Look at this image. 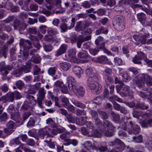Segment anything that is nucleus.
I'll return each instance as SVG.
<instances>
[{
	"label": "nucleus",
	"mask_w": 152,
	"mask_h": 152,
	"mask_svg": "<svg viewBox=\"0 0 152 152\" xmlns=\"http://www.w3.org/2000/svg\"><path fill=\"white\" fill-rule=\"evenodd\" d=\"M114 126L111 122L108 120H105L103 121L102 130L100 132H98L96 130H94L92 132V136L97 137H101L102 134H104V135L109 137L112 136L114 134L113 130Z\"/></svg>",
	"instance_id": "obj_1"
},
{
	"label": "nucleus",
	"mask_w": 152,
	"mask_h": 152,
	"mask_svg": "<svg viewBox=\"0 0 152 152\" xmlns=\"http://www.w3.org/2000/svg\"><path fill=\"white\" fill-rule=\"evenodd\" d=\"M122 129L127 131L129 134H137L141 132L140 126L133 123L132 121H130L127 125L126 123H124L122 126Z\"/></svg>",
	"instance_id": "obj_2"
},
{
	"label": "nucleus",
	"mask_w": 152,
	"mask_h": 152,
	"mask_svg": "<svg viewBox=\"0 0 152 152\" xmlns=\"http://www.w3.org/2000/svg\"><path fill=\"white\" fill-rule=\"evenodd\" d=\"M57 33L56 30L51 28H48L47 30V34L44 37L45 41L48 42H55L56 43L58 42L60 40V38L58 36H54Z\"/></svg>",
	"instance_id": "obj_3"
},
{
	"label": "nucleus",
	"mask_w": 152,
	"mask_h": 152,
	"mask_svg": "<svg viewBox=\"0 0 152 152\" xmlns=\"http://www.w3.org/2000/svg\"><path fill=\"white\" fill-rule=\"evenodd\" d=\"M113 22L115 24L116 29L118 30L122 31L125 29L124 19L123 16L116 15L114 18Z\"/></svg>",
	"instance_id": "obj_4"
},
{
	"label": "nucleus",
	"mask_w": 152,
	"mask_h": 152,
	"mask_svg": "<svg viewBox=\"0 0 152 152\" xmlns=\"http://www.w3.org/2000/svg\"><path fill=\"white\" fill-rule=\"evenodd\" d=\"M101 46L99 47V48H91L89 49V52L93 56H95L99 52V49H102L104 53H105L109 56H112V54L105 47V45L104 43H102Z\"/></svg>",
	"instance_id": "obj_5"
},
{
	"label": "nucleus",
	"mask_w": 152,
	"mask_h": 152,
	"mask_svg": "<svg viewBox=\"0 0 152 152\" xmlns=\"http://www.w3.org/2000/svg\"><path fill=\"white\" fill-rule=\"evenodd\" d=\"M88 88L91 90L93 93L98 94L100 93L102 90V86L99 84L95 83L88 82Z\"/></svg>",
	"instance_id": "obj_6"
},
{
	"label": "nucleus",
	"mask_w": 152,
	"mask_h": 152,
	"mask_svg": "<svg viewBox=\"0 0 152 152\" xmlns=\"http://www.w3.org/2000/svg\"><path fill=\"white\" fill-rule=\"evenodd\" d=\"M70 90L73 91L78 98L83 96L85 93V89L83 87L77 85L73 86L72 90Z\"/></svg>",
	"instance_id": "obj_7"
},
{
	"label": "nucleus",
	"mask_w": 152,
	"mask_h": 152,
	"mask_svg": "<svg viewBox=\"0 0 152 152\" xmlns=\"http://www.w3.org/2000/svg\"><path fill=\"white\" fill-rule=\"evenodd\" d=\"M13 25L14 29L15 30L18 29L21 34H22V31L26 27V25L25 23L20 22L18 20H16L14 21Z\"/></svg>",
	"instance_id": "obj_8"
},
{
	"label": "nucleus",
	"mask_w": 152,
	"mask_h": 152,
	"mask_svg": "<svg viewBox=\"0 0 152 152\" xmlns=\"http://www.w3.org/2000/svg\"><path fill=\"white\" fill-rule=\"evenodd\" d=\"M19 107L18 105L16 109V112L11 113L10 118L11 119L15 121L19 125H21L23 124V121L22 118H20V115L18 112Z\"/></svg>",
	"instance_id": "obj_9"
},
{
	"label": "nucleus",
	"mask_w": 152,
	"mask_h": 152,
	"mask_svg": "<svg viewBox=\"0 0 152 152\" xmlns=\"http://www.w3.org/2000/svg\"><path fill=\"white\" fill-rule=\"evenodd\" d=\"M145 55L142 52H140L135 55L132 59V62L135 64H141V61L142 59L145 60Z\"/></svg>",
	"instance_id": "obj_10"
},
{
	"label": "nucleus",
	"mask_w": 152,
	"mask_h": 152,
	"mask_svg": "<svg viewBox=\"0 0 152 152\" xmlns=\"http://www.w3.org/2000/svg\"><path fill=\"white\" fill-rule=\"evenodd\" d=\"M50 129V128L47 126L39 129L37 134L38 137L41 139H44L46 134H49Z\"/></svg>",
	"instance_id": "obj_11"
},
{
	"label": "nucleus",
	"mask_w": 152,
	"mask_h": 152,
	"mask_svg": "<svg viewBox=\"0 0 152 152\" xmlns=\"http://www.w3.org/2000/svg\"><path fill=\"white\" fill-rule=\"evenodd\" d=\"M15 123L12 121H9L6 125V128L4 129V132L7 134H10L13 132L14 128Z\"/></svg>",
	"instance_id": "obj_12"
},
{
	"label": "nucleus",
	"mask_w": 152,
	"mask_h": 152,
	"mask_svg": "<svg viewBox=\"0 0 152 152\" xmlns=\"http://www.w3.org/2000/svg\"><path fill=\"white\" fill-rule=\"evenodd\" d=\"M20 45L21 47H22L25 50L30 49L31 48V43L29 40H24L21 39L20 40Z\"/></svg>",
	"instance_id": "obj_13"
},
{
	"label": "nucleus",
	"mask_w": 152,
	"mask_h": 152,
	"mask_svg": "<svg viewBox=\"0 0 152 152\" xmlns=\"http://www.w3.org/2000/svg\"><path fill=\"white\" fill-rule=\"evenodd\" d=\"M68 45L64 44L61 45L59 49L56 52L55 56L56 57H58L62 54L65 53L67 49Z\"/></svg>",
	"instance_id": "obj_14"
},
{
	"label": "nucleus",
	"mask_w": 152,
	"mask_h": 152,
	"mask_svg": "<svg viewBox=\"0 0 152 152\" xmlns=\"http://www.w3.org/2000/svg\"><path fill=\"white\" fill-rule=\"evenodd\" d=\"M12 68L9 65H6L4 62H1L0 63V72H2L5 74H7L8 71L11 70Z\"/></svg>",
	"instance_id": "obj_15"
},
{
	"label": "nucleus",
	"mask_w": 152,
	"mask_h": 152,
	"mask_svg": "<svg viewBox=\"0 0 152 152\" xmlns=\"http://www.w3.org/2000/svg\"><path fill=\"white\" fill-rule=\"evenodd\" d=\"M133 37L136 41L140 42L142 44H145L146 42V39L143 37V34L142 33L134 35Z\"/></svg>",
	"instance_id": "obj_16"
},
{
	"label": "nucleus",
	"mask_w": 152,
	"mask_h": 152,
	"mask_svg": "<svg viewBox=\"0 0 152 152\" xmlns=\"http://www.w3.org/2000/svg\"><path fill=\"white\" fill-rule=\"evenodd\" d=\"M95 122V125L97 127V129L96 130L93 129L91 131V134H90L89 136H92V132L94 130H96L98 132H100L101 130H102L103 124L101 120L99 118L96 119L94 120Z\"/></svg>",
	"instance_id": "obj_17"
},
{
	"label": "nucleus",
	"mask_w": 152,
	"mask_h": 152,
	"mask_svg": "<svg viewBox=\"0 0 152 152\" xmlns=\"http://www.w3.org/2000/svg\"><path fill=\"white\" fill-rule=\"evenodd\" d=\"M75 83L76 80L72 76H69L67 77V83L69 90H72L73 86L76 85L75 84Z\"/></svg>",
	"instance_id": "obj_18"
},
{
	"label": "nucleus",
	"mask_w": 152,
	"mask_h": 152,
	"mask_svg": "<svg viewBox=\"0 0 152 152\" xmlns=\"http://www.w3.org/2000/svg\"><path fill=\"white\" fill-rule=\"evenodd\" d=\"M71 42L72 43L77 42V46L79 48H81L82 44L84 42L82 37L80 35L77 38L74 37V38L71 40Z\"/></svg>",
	"instance_id": "obj_19"
},
{
	"label": "nucleus",
	"mask_w": 152,
	"mask_h": 152,
	"mask_svg": "<svg viewBox=\"0 0 152 152\" xmlns=\"http://www.w3.org/2000/svg\"><path fill=\"white\" fill-rule=\"evenodd\" d=\"M31 62H28L26 63L25 65L22 66L20 68L21 73L24 72L27 73L30 72V69L31 66Z\"/></svg>",
	"instance_id": "obj_20"
},
{
	"label": "nucleus",
	"mask_w": 152,
	"mask_h": 152,
	"mask_svg": "<svg viewBox=\"0 0 152 152\" xmlns=\"http://www.w3.org/2000/svg\"><path fill=\"white\" fill-rule=\"evenodd\" d=\"M142 78L144 79L146 84L148 86H152V77L147 74H142Z\"/></svg>",
	"instance_id": "obj_21"
},
{
	"label": "nucleus",
	"mask_w": 152,
	"mask_h": 152,
	"mask_svg": "<svg viewBox=\"0 0 152 152\" xmlns=\"http://www.w3.org/2000/svg\"><path fill=\"white\" fill-rule=\"evenodd\" d=\"M144 79L142 78V74L137 80L135 81V85L139 88H142L145 85Z\"/></svg>",
	"instance_id": "obj_22"
},
{
	"label": "nucleus",
	"mask_w": 152,
	"mask_h": 152,
	"mask_svg": "<svg viewBox=\"0 0 152 152\" xmlns=\"http://www.w3.org/2000/svg\"><path fill=\"white\" fill-rule=\"evenodd\" d=\"M73 72L79 78H80V76L83 73L82 68L79 66H75L72 68Z\"/></svg>",
	"instance_id": "obj_23"
},
{
	"label": "nucleus",
	"mask_w": 152,
	"mask_h": 152,
	"mask_svg": "<svg viewBox=\"0 0 152 152\" xmlns=\"http://www.w3.org/2000/svg\"><path fill=\"white\" fill-rule=\"evenodd\" d=\"M71 101L72 103L76 107L82 109L85 108L86 107V106L85 104L79 102L73 98L72 99H71Z\"/></svg>",
	"instance_id": "obj_24"
},
{
	"label": "nucleus",
	"mask_w": 152,
	"mask_h": 152,
	"mask_svg": "<svg viewBox=\"0 0 152 152\" xmlns=\"http://www.w3.org/2000/svg\"><path fill=\"white\" fill-rule=\"evenodd\" d=\"M122 88V90L124 92L127 93L128 95L131 98H133V92L129 90V86L126 85L122 86L121 87V88Z\"/></svg>",
	"instance_id": "obj_25"
},
{
	"label": "nucleus",
	"mask_w": 152,
	"mask_h": 152,
	"mask_svg": "<svg viewBox=\"0 0 152 152\" xmlns=\"http://www.w3.org/2000/svg\"><path fill=\"white\" fill-rule=\"evenodd\" d=\"M34 105H32L30 103V102H28L27 101H25L20 108V110H29L32 108Z\"/></svg>",
	"instance_id": "obj_26"
},
{
	"label": "nucleus",
	"mask_w": 152,
	"mask_h": 152,
	"mask_svg": "<svg viewBox=\"0 0 152 152\" xmlns=\"http://www.w3.org/2000/svg\"><path fill=\"white\" fill-rule=\"evenodd\" d=\"M60 66L64 71H67L71 67V65L69 63L63 62L60 64Z\"/></svg>",
	"instance_id": "obj_27"
},
{
	"label": "nucleus",
	"mask_w": 152,
	"mask_h": 152,
	"mask_svg": "<svg viewBox=\"0 0 152 152\" xmlns=\"http://www.w3.org/2000/svg\"><path fill=\"white\" fill-rule=\"evenodd\" d=\"M115 82L116 84H118L116 86V88L117 92L119 93L121 89V87L124 86V84L122 81L120 80L117 77H116L115 78Z\"/></svg>",
	"instance_id": "obj_28"
},
{
	"label": "nucleus",
	"mask_w": 152,
	"mask_h": 152,
	"mask_svg": "<svg viewBox=\"0 0 152 152\" xmlns=\"http://www.w3.org/2000/svg\"><path fill=\"white\" fill-rule=\"evenodd\" d=\"M46 93L43 88H40L39 90L37 99H44Z\"/></svg>",
	"instance_id": "obj_29"
},
{
	"label": "nucleus",
	"mask_w": 152,
	"mask_h": 152,
	"mask_svg": "<svg viewBox=\"0 0 152 152\" xmlns=\"http://www.w3.org/2000/svg\"><path fill=\"white\" fill-rule=\"evenodd\" d=\"M77 56L79 58L83 59H87L89 57V56H88L87 53L83 50L79 52Z\"/></svg>",
	"instance_id": "obj_30"
},
{
	"label": "nucleus",
	"mask_w": 152,
	"mask_h": 152,
	"mask_svg": "<svg viewBox=\"0 0 152 152\" xmlns=\"http://www.w3.org/2000/svg\"><path fill=\"white\" fill-rule=\"evenodd\" d=\"M83 148L85 149L89 150L91 149H92V144L91 142L89 141L85 142L82 144Z\"/></svg>",
	"instance_id": "obj_31"
},
{
	"label": "nucleus",
	"mask_w": 152,
	"mask_h": 152,
	"mask_svg": "<svg viewBox=\"0 0 152 152\" xmlns=\"http://www.w3.org/2000/svg\"><path fill=\"white\" fill-rule=\"evenodd\" d=\"M137 18L138 20L142 23H144L146 19L145 15L142 12L137 14Z\"/></svg>",
	"instance_id": "obj_32"
},
{
	"label": "nucleus",
	"mask_w": 152,
	"mask_h": 152,
	"mask_svg": "<svg viewBox=\"0 0 152 152\" xmlns=\"http://www.w3.org/2000/svg\"><path fill=\"white\" fill-rule=\"evenodd\" d=\"M47 3L46 8L49 10H52L54 4V0H45Z\"/></svg>",
	"instance_id": "obj_33"
},
{
	"label": "nucleus",
	"mask_w": 152,
	"mask_h": 152,
	"mask_svg": "<svg viewBox=\"0 0 152 152\" xmlns=\"http://www.w3.org/2000/svg\"><path fill=\"white\" fill-rule=\"evenodd\" d=\"M108 30L105 29L103 27H102L100 28L96 31L95 34L98 35L101 34H107L108 33Z\"/></svg>",
	"instance_id": "obj_34"
},
{
	"label": "nucleus",
	"mask_w": 152,
	"mask_h": 152,
	"mask_svg": "<svg viewBox=\"0 0 152 152\" xmlns=\"http://www.w3.org/2000/svg\"><path fill=\"white\" fill-rule=\"evenodd\" d=\"M43 47L44 50L46 52H50L53 49L52 45L50 44H44Z\"/></svg>",
	"instance_id": "obj_35"
},
{
	"label": "nucleus",
	"mask_w": 152,
	"mask_h": 152,
	"mask_svg": "<svg viewBox=\"0 0 152 152\" xmlns=\"http://www.w3.org/2000/svg\"><path fill=\"white\" fill-rule=\"evenodd\" d=\"M133 142L136 143H141L143 142V137L141 135H140L137 137L134 136L133 137Z\"/></svg>",
	"instance_id": "obj_36"
},
{
	"label": "nucleus",
	"mask_w": 152,
	"mask_h": 152,
	"mask_svg": "<svg viewBox=\"0 0 152 152\" xmlns=\"http://www.w3.org/2000/svg\"><path fill=\"white\" fill-rule=\"evenodd\" d=\"M26 97L29 100V102L32 105H34L36 104V100L34 99V97L33 96L28 94L26 96Z\"/></svg>",
	"instance_id": "obj_37"
},
{
	"label": "nucleus",
	"mask_w": 152,
	"mask_h": 152,
	"mask_svg": "<svg viewBox=\"0 0 152 152\" xmlns=\"http://www.w3.org/2000/svg\"><path fill=\"white\" fill-rule=\"evenodd\" d=\"M66 117L68 122L72 123H75V118L72 114H68Z\"/></svg>",
	"instance_id": "obj_38"
},
{
	"label": "nucleus",
	"mask_w": 152,
	"mask_h": 152,
	"mask_svg": "<svg viewBox=\"0 0 152 152\" xmlns=\"http://www.w3.org/2000/svg\"><path fill=\"white\" fill-rule=\"evenodd\" d=\"M98 113L101 118L103 120H106L108 118L109 115L108 114L104 111H99Z\"/></svg>",
	"instance_id": "obj_39"
},
{
	"label": "nucleus",
	"mask_w": 152,
	"mask_h": 152,
	"mask_svg": "<svg viewBox=\"0 0 152 152\" xmlns=\"http://www.w3.org/2000/svg\"><path fill=\"white\" fill-rule=\"evenodd\" d=\"M7 101L13 102L15 98V96L13 92L8 93L6 95Z\"/></svg>",
	"instance_id": "obj_40"
},
{
	"label": "nucleus",
	"mask_w": 152,
	"mask_h": 152,
	"mask_svg": "<svg viewBox=\"0 0 152 152\" xmlns=\"http://www.w3.org/2000/svg\"><path fill=\"white\" fill-rule=\"evenodd\" d=\"M135 107L136 108H140L143 110H146L148 108V105H145L143 103H140L138 102L136 104Z\"/></svg>",
	"instance_id": "obj_41"
},
{
	"label": "nucleus",
	"mask_w": 152,
	"mask_h": 152,
	"mask_svg": "<svg viewBox=\"0 0 152 152\" xmlns=\"http://www.w3.org/2000/svg\"><path fill=\"white\" fill-rule=\"evenodd\" d=\"M111 114L113 118L114 121L116 123H118L120 119V116L119 115L115 113L113 111H111Z\"/></svg>",
	"instance_id": "obj_42"
},
{
	"label": "nucleus",
	"mask_w": 152,
	"mask_h": 152,
	"mask_svg": "<svg viewBox=\"0 0 152 152\" xmlns=\"http://www.w3.org/2000/svg\"><path fill=\"white\" fill-rule=\"evenodd\" d=\"M8 50V46L7 45H4L1 49V53L2 55L5 58L7 57V54Z\"/></svg>",
	"instance_id": "obj_43"
},
{
	"label": "nucleus",
	"mask_w": 152,
	"mask_h": 152,
	"mask_svg": "<svg viewBox=\"0 0 152 152\" xmlns=\"http://www.w3.org/2000/svg\"><path fill=\"white\" fill-rule=\"evenodd\" d=\"M45 142L47 143L48 146L52 148H54L56 145V142H52L50 140H46L45 141Z\"/></svg>",
	"instance_id": "obj_44"
},
{
	"label": "nucleus",
	"mask_w": 152,
	"mask_h": 152,
	"mask_svg": "<svg viewBox=\"0 0 152 152\" xmlns=\"http://www.w3.org/2000/svg\"><path fill=\"white\" fill-rule=\"evenodd\" d=\"M89 113L91 116L93 120L98 118V113L95 110H91Z\"/></svg>",
	"instance_id": "obj_45"
},
{
	"label": "nucleus",
	"mask_w": 152,
	"mask_h": 152,
	"mask_svg": "<svg viewBox=\"0 0 152 152\" xmlns=\"http://www.w3.org/2000/svg\"><path fill=\"white\" fill-rule=\"evenodd\" d=\"M98 80V78L96 75H91L88 79V82L96 83Z\"/></svg>",
	"instance_id": "obj_46"
},
{
	"label": "nucleus",
	"mask_w": 152,
	"mask_h": 152,
	"mask_svg": "<svg viewBox=\"0 0 152 152\" xmlns=\"http://www.w3.org/2000/svg\"><path fill=\"white\" fill-rule=\"evenodd\" d=\"M76 21V19L75 18H72L71 20V22L67 24L68 28L70 29L74 27Z\"/></svg>",
	"instance_id": "obj_47"
},
{
	"label": "nucleus",
	"mask_w": 152,
	"mask_h": 152,
	"mask_svg": "<svg viewBox=\"0 0 152 152\" xmlns=\"http://www.w3.org/2000/svg\"><path fill=\"white\" fill-rule=\"evenodd\" d=\"M108 60L107 57L104 56H102L97 58V61L100 63H102L105 62Z\"/></svg>",
	"instance_id": "obj_48"
},
{
	"label": "nucleus",
	"mask_w": 152,
	"mask_h": 152,
	"mask_svg": "<svg viewBox=\"0 0 152 152\" xmlns=\"http://www.w3.org/2000/svg\"><path fill=\"white\" fill-rule=\"evenodd\" d=\"M76 53L75 49L74 48L72 49L69 50L68 52L69 59L75 56Z\"/></svg>",
	"instance_id": "obj_49"
},
{
	"label": "nucleus",
	"mask_w": 152,
	"mask_h": 152,
	"mask_svg": "<svg viewBox=\"0 0 152 152\" xmlns=\"http://www.w3.org/2000/svg\"><path fill=\"white\" fill-rule=\"evenodd\" d=\"M41 60V58L39 56H33L31 58V60L33 62L36 63H39Z\"/></svg>",
	"instance_id": "obj_50"
},
{
	"label": "nucleus",
	"mask_w": 152,
	"mask_h": 152,
	"mask_svg": "<svg viewBox=\"0 0 152 152\" xmlns=\"http://www.w3.org/2000/svg\"><path fill=\"white\" fill-rule=\"evenodd\" d=\"M121 141L120 139L118 138L115 139L113 141L109 142L108 145L110 146H113L114 145H117L118 146Z\"/></svg>",
	"instance_id": "obj_51"
},
{
	"label": "nucleus",
	"mask_w": 152,
	"mask_h": 152,
	"mask_svg": "<svg viewBox=\"0 0 152 152\" xmlns=\"http://www.w3.org/2000/svg\"><path fill=\"white\" fill-rule=\"evenodd\" d=\"M0 121L1 122L6 121L8 119L7 114L4 112L0 115Z\"/></svg>",
	"instance_id": "obj_52"
},
{
	"label": "nucleus",
	"mask_w": 152,
	"mask_h": 152,
	"mask_svg": "<svg viewBox=\"0 0 152 152\" xmlns=\"http://www.w3.org/2000/svg\"><path fill=\"white\" fill-rule=\"evenodd\" d=\"M76 114L78 116H85L86 112L84 110L78 109L76 110Z\"/></svg>",
	"instance_id": "obj_53"
},
{
	"label": "nucleus",
	"mask_w": 152,
	"mask_h": 152,
	"mask_svg": "<svg viewBox=\"0 0 152 152\" xmlns=\"http://www.w3.org/2000/svg\"><path fill=\"white\" fill-rule=\"evenodd\" d=\"M93 13H96L99 16H102L105 14V11L103 9H98L96 11L93 12Z\"/></svg>",
	"instance_id": "obj_54"
},
{
	"label": "nucleus",
	"mask_w": 152,
	"mask_h": 152,
	"mask_svg": "<svg viewBox=\"0 0 152 152\" xmlns=\"http://www.w3.org/2000/svg\"><path fill=\"white\" fill-rule=\"evenodd\" d=\"M57 68L56 67H51L48 70V73L49 75H53L55 74Z\"/></svg>",
	"instance_id": "obj_55"
},
{
	"label": "nucleus",
	"mask_w": 152,
	"mask_h": 152,
	"mask_svg": "<svg viewBox=\"0 0 152 152\" xmlns=\"http://www.w3.org/2000/svg\"><path fill=\"white\" fill-rule=\"evenodd\" d=\"M61 102L63 103V106L64 107H66L69 104L68 99L65 97H64L62 98Z\"/></svg>",
	"instance_id": "obj_56"
},
{
	"label": "nucleus",
	"mask_w": 152,
	"mask_h": 152,
	"mask_svg": "<svg viewBox=\"0 0 152 152\" xmlns=\"http://www.w3.org/2000/svg\"><path fill=\"white\" fill-rule=\"evenodd\" d=\"M21 72L20 68L19 69H16L13 71L12 73V74L14 75L16 77H19L21 73Z\"/></svg>",
	"instance_id": "obj_57"
},
{
	"label": "nucleus",
	"mask_w": 152,
	"mask_h": 152,
	"mask_svg": "<svg viewBox=\"0 0 152 152\" xmlns=\"http://www.w3.org/2000/svg\"><path fill=\"white\" fill-rule=\"evenodd\" d=\"M31 113L29 112H24L22 115L23 122L26 119H27L31 115Z\"/></svg>",
	"instance_id": "obj_58"
},
{
	"label": "nucleus",
	"mask_w": 152,
	"mask_h": 152,
	"mask_svg": "<svg viewBox=\"0 0 152 152\" xmlns=\"http://www.w3.org/2000/svg\"><path fill=\"white\" fill-rule=\"evenodd\" d=\"M28 31L29 34H37V30L35 27L30 28L28 29Z\"/></svg>",
	"instance_id": "obj_59"
},
{
	"label": "nucleus",
	"mask_w": 152,
	"mask_h": 152,
	"mask_svg": "<svg viewBox=\"0 0 152 152\" xmlns=\"http://www.w3.org/2000/svg\"><path fill=\"white\" fill-rule=\"evenodd\" d=\"M13 142L16 145H20V147L22 148H24L23 146V144L21 143L18 137H16L13 140Z\"/></svg>",
	"instance_id": "obj_60"
},
{
	"label": "nucleus",
	"mask_w": 152,
	"mask_h": 152,
	"mask_svg": "<svg viewBox=\"0 0 152 152\" xmlns=\"http://www.w3.org/2000/svg\"><path fill=\"white\" fill-rule=\"evenodd\" d=\"M34 75L39 74L41 71V69L37 65H35L33 67Z\"/></svg>",
	"instance_id": "obj_61"
},
{
	"label": "nucleus",
	"mask_w": 152,
	"mask_h": 152,
	"mask_svg": "<svg viewBox=\"0 0 152 152\" xmlns=\"http://www.w3.org/2000/svg\"><path fill=\"white\" fill-rule=\"evenodd\" d=\"M126 148V145L125 144L123 143L122 141L119 144V145L117 147H116V149L118 150L121 151L122 149H124V148Z\"/></svg>",
	"instance_id": "obj_62"
},
{
	"label": "nucleus",
	"mask_w": 152,
	"mask_h": 152,
	"mask_svg": "<svg viewBox=\"0 0 152 152\" xmlns=\"http://www.w3.org/2000/svg\"><path fill=\"white\" fill-rule=\"evenodd\" d=\"M133 111L132 113L133 116L136 118H138L140 116H141L140 113L134 109L133 110Z\"/></svg>",
	"instance_id": "obj_63"
},
{
	"label": "nucleus",
	"mask_w": 152,
	"mask_h": 152,
	"mask_svg": "<svg viewBox=\"0 0 152 152\" xmlns=\"http://www.w3.org/2000/svg\"><path fill=\"white\" fill-rule=\"evenodd\" d=\"M24 84L23 82L20 80L17 81L16 83V85L17 87L20 89H21Z\"/></svg>",
	"instance_id": "obj_64"
}]
</instances>
